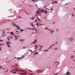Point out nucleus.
I'll list each match as a JSON object with an SVG mask.
<instances>
[{"mask_svg":"<svg viewBox=\"0 0 75 75\" xmlns=\"http://www.w3.org/2000/svg\"><path fill=\"white\" fill-rule=\"evenodd\" d=\"M16 69H15V70H17L16 71H21L22 72H23L24 73H25V74H26V72H24V71H23L22 70H19L16 67Z\"/></svg>","mask_w":75,"mask_h":75,"instance_id":"f257e3e1","label":"nucleus"},{"mask_svg":"<svg viewBox=\"0 0 75 75\" xmlns=\"http://www.w3.org/2000/svg\"><path fill=\"white\" fill-rule=\"evenodd\" d=\"M42 11V12H44V13H45V14H47V13H48V12L47 10L46 11H45V10H44V11L43 10Z\"/></svg>","mask_w":75,"mask_h":75,"instance_id":"f03ea898","label":"nucleus"},{"mask_svg":"<svg viewBox=\"0 0 75 75\" xmlns=\"http://www.w3.org/2000/svg\"><path fill=\"white\" fill-rule=\"evenodd\" d=\"M28 0H30L31 1H32V2H33V1H34L35 2H37L38 1H35V0H25V1H28Z\"/></svg>","mask_w":75,"mask_h":75,"instance_id":"7ed1b4c3","label":"nucleus"},{"mask_svg":"<svg viewBox=\"0 0 75 75\" xmlns=\"http://www.w3.org/2000/svg\"><path fill=\"white\" fill-rule=\"evenodd\" d=\"M43 10H42L41 8H39L38 9V11L39 12H42V11H43Z\"/></svg>","mask_w":75,"mask_h":75,"instance_id":"20e7f679","label":"nucleus"},{"mask_svg":"<svg viewBox=\"0 0 75 75\" xmlns=\"http://www.w3.org/2000/svg\"><path fill=\"white\" fill-rule=\"evenodd\" d=\"M19 58L20 57H14V58H17V59L19 60V59H22V58H23V57H22V58Z\"/></svg>","mask_w":75,"mask_h":75,"instance_id":"39448f33","label":"nucleus"},{"mask_svg":"<svg viewBox=\"0 0 75 75\" xmlns=\"http://www.w3.org/2000/svg\"><path fill=\"white\" fill-rule=\"evenodd\" d=\"M68 39H69V41H70V40L71 41H72V40H73V38H72L71 39V38H68Z\"/></svg>","mask_w":75,"mask_h":75,"instance_id":"423d86ee","label":"nucleus"},{"mask_svg":"<svg viewBox=\"0 0 75 75\" xmlns=\"http://www.w3.org/2000/svg\"><path fill=\"white\" fill-rule=\"evenodd\" d=\"M17 29L18 30H20L21 32V33H22V32H23V31H24V30H23V29H20L19 28H17Z\"/></svg>","mask_w":75,"mask_h":75,"instance_id":"0eeeda50","label":"nucleus"},{"mask_svg":"<svg viewBox=\"0 0 75 75\" xmlns=\"http://www.w3.org/2000/svg\"><path fill=\"white\" fill-rule=\"evenodd\" d=\"M10 33L12 35H15V34H14L13 33V32H10Z\"/></svg>","mask_w":75,"mask_h":75,"instance_id":"6e6552de","label":"nucleus"},{"mask_svg":"<svg viewBox=\"0 0 75 75\" xmlns=\"http://www.w3.org/2000/svg\"><path fill=\"white\" fill-rule=\"evenodd\" d=\"M12 24L13 25H14V26H16V24L15 23H13V22L12 23Z\"/></svg>","mask_w":75,"mask_h":75,"instance_id":"1a4fd4ad","label":"nucleus"},{"mask_svg":"<svg viewBox=\"0 0 75 75\" xmlns=\"http://www.w3.org/2000/svg\"><path fill=\"white\" fill-rule=\"evenodd\" d=\"M6 42V43L7 44H8V45L9 44H11V42Z\"/></svg>","mask_w":75,"mask_h":75,"instance_id":"9d476101","label":"nucleus"},{"mask_svg":"<svg viewBox=\"0 0 75 75\" xmlns=\"http://www.w3.org/2000/svg\"><path fill=\"white\" fill-rule=\"evenodd\" d=\"M35 49H36V48H37L38 47V46L37 45H35Z\"/></svg>","mask_w":75,"mask_h":75,"instance_id":"9b49d317","label":"nucleus"},{"mask_svg":"<svg viewBox=\"0 0 75 75\" xmlns=\"http://www.w3.org/2000/svg\"><path fill=\"white\" fill-rule=\"evenodd\" d=\"M71 74V73L69 72V71H67V74L68 75H69V74Z\"/></svg>","mask_w":75,"mask_h":75,"instance_id":"f8f14e48","label":"nucleus"},{"mask_svg":"<svg viewBox=\"0 0 75 75\" xmlns=\"http://www.w3.org/2000/svg\"><path fill=\"white\" fill-rule=\"evenodd\" d=\"M43 71H42V70H41L39 71H38V72H41V73H42V72H43Z\"/></svg>","mask_w":75,"mask_h":75,"instance_id":"ddd939ff","label":"nucleus"},{"mask_svg":"<svg viewBox=\"0 0 75 75\" xmlns=\"http://www.w3.org/2000/svg\"><path fill=\"white\" fill-rule=\"evenodd\" d=\"M14 35L15 36V38H16V39H18V38H17V36H16V35Z\"/></svg>","mask_w":75,"mask_h":75,"instance_id":"4468645a","label":"nucleus"},{"mask_svg":"<svg viewBox=\"0 0 75 75\" xmlns=\"http://www.w3.org/2000/svg\"><path fill=\"white\" fill-rule=\"evenodd\" d=\"M38 54V52H36L34 54V55H35Z\"/></svg>","mask_w":75,"mask_h":75,"instance_id":"2eb2a0df","label":"nucleus"},{"mask_svg":"<svg viewBox=\"0 0 75 75\" xmlns=\"http://www.w3.org/2000/svg\"><path fill=\"white\" fill-rule=\"evenodd\" d=\"M7 46H8V47H10V48H11V47H10V46H9L8 44L7 45Z\"/></svg>","mask_w":75,"mask_h":75,"instance_id":"dca6fc26","label":"nucleus"},{"mask_svg":"<svg viewBox=\"0 0 75 75\" xmlns=\"http://www.w3.org/2000/svg\"><path fill=\"white\" fill-rule=\"evenodd\" d=\"M30 19H31L32 20H34V17H33L32 18H30Z\"/></svg>","mask_w":75,"mask_h":75,"instance_id":"f3484780","label":"nucleus"},{"mask_svg":"<svg viewBox=\"0 0 75 75\" xmlns=\"http://www.w3.org/2000/svg\"><path fill=\"white\" fill-rule=\"evenodd\" d=\"M37 23H35V24H36L37 26H39V24H38V22H37Z\"/></svg>","mask_w":75,"mask_h":75,"instance_id":"a211bd4d","label":"nucleus"},{"mask_svg":"<svg viewBox=\"0 0 75 75\" xmlns=\"http://www.w3.org/2000/svg\"><path fill=\"white\" fill-rule=\"evenodd\" d=\"M31 26H32L33 27H34V25H33V24H31Z\"/></svg>","mask_w":75,"mask_h":75,"instance_id":"6ab92c4d","label":"nucleus"},{"mask_svg":"<svg viewBox=\"0 0 75 75\" xmlns=\"http://www.w3.org/2000/svg\"><path fill=\"white\" fill-rule=\"evenodd\" d=\"M74 57V55H72L71 56V58H73Z\"/></svg>","mask_w":75,"mask_h":75,"instance_id":"aec40b11","label":"nucleus"},{"mask_svg":"<svg viewBox=\"0 0 75 75\" xmlns=\"http://www.w3.org/2000/svg\"><path fill=\"white\" fill-rule=\"evenodd\" d=\"M38 12H39V11H38V10H37L36 13V12L35 13H38Z\"/></svg>","mask_w":75,"mask_h":75,"instance_id":"412c9836","label":"nucleus"},{"mask_svg":"<svg viewBox=\"0 0 75 75\" xmlns=\"http://www.w3.org/2000/svg\"><path fill=\"white\" fill-rule=\"evenodd\" d=\"M43 51H44V52H45L46 51H48V50H43Z\"/></svg>","mask_w":75,"mask_h":75,"instance_id":"4be33fe9","label":"nucleus"},{"mask_svg":"<svg viewBox=\"0 0 75 75\" xmlns=\"http://www.w3.org/2000/svg\"><path fill=\"white\" fill-rule=\"evenodd\" d=\"M4 33H5V31H3V33H2V35H3V34H4Z\"/></svg>","mask_w":75,"mask_h":75,"instance_id":"5701e85b","label":"nucleus"},{"mask_svg":"<svg viewBox=\"0 0 75 75\" xmlns=\"http://www.w3.org/2000/svg\"><path fill=\"white\" fill-rule=\"evenodd\" d=\"M34 42H35V43L36 42H37V39L35 40Z\"/></svg>","mask_w":75,"mask_h":75,"instance_id":"b1692460","label":"nucleus"},{"mask_svg":"<svg viewBox=\"0 0 75 75\" xmlns=\"http://www.w3.org/2000/svg\"><path fill=\"white\" fill-rule=\"evenodd\" d=\"M9 37H10L11 38H13V37L11 36H9Z\"/></svg>","mask_w":75,"mask_h":75,"instance_id":"393cba45","label":"nucleus"},{"mask_svg":"<svg viewBox=\"0 0 75 75\" xmlns=\"http://www.w3.org/2000/svg\"><path fill=\"white\" fill-rule=\"evenodd\" d=\"M23 49H25L26 48V47H23Z\"/></svg>","mask_w":75,"mask_h":75,"instance_id":"a878e982","label":"nucleus"},{"mask_svg":"<svg viewBox=\"0 0 75 75\" xmlns=\"http://www.w3.org/2000/svg\"><path fill=\"white\" fill-rule=\"evenodd\" d=\"M54 2L56 4H57V1H54Z\"/></svg>","mask_w":75,"mask_h":75,"instance_id":"bb28decb","label":"nucleus"},{"mask_svg":"<svg viewBox=\"0 0 75 75\" xmlns=\"http://www.w3.org/2000/svg\"><path fill=\"white\" fill-rule=\"evenodd\" d=\"M16 73V72H12V74H15Z\"/></svg>","mask_w":75,"mask_h":75,"instance_id":"cd10ccee","label":"nucleus"},{"mask_svg":"<svg viewBox=\"0 0 75 75\" xmlns=\"http://www.w3.org/2000/svg\"><path fill=\"white\" fill-rule=\"evenodd\" d=\"M53 32H54V30H52V32H51V33H53Z\"/></svg>","mask_w":75,"mask_h":75,"instance_id":"c85d7f7f","label":"nucleus"},{"mask_svg":"<svg viewBox=\"0 0 75 75\" xmlns=\"http://www.w3.org/2000/svg\"><path fill=\"white\" fill-rule=\"evenodd\" d=\"M37 20H35V23H38L37 22Z\"/></svg>","mask_w":75,"mask_h":75,"instance_id":"c756f323","label":"nucleus"},{"mask_svg":"<svg viewBox=\"0 0 75 75\" xmlns=\"http://www.w3.org/2000/svg\"><path fill=\"white\" fill-rule=\"evenodd\" d=\"M30 30H35V29L32 28H30Z\"/></svg>","mask_w":75,"mask_h":75,"instance_id":"7c9ffc66","label":"nucleus"},{"mask_svg":"<svg viewBox=\"0 0 75 75\" xmlns=\"http://www.w3.org/2000/svg\"><path fill=\"white\" fill-rule=\"evenodd\" d=\"M59 73V72H58V73H55V75H57V74H58Z\"/></svg>","mask_w":75,"mask_h":75,"instance_id":"2f4dec72","label":"nucleus"},{"mask_svg":"<svg viewBox=\"0 0 75 75\" xmlns=\"http://www.w3.org/2000/svg\"><path fill=\"white\" fill-rule=\"evenodd\" d=\"M2 67V66H1V67H0V68H1L2 69H3V67Z\"/></svg>","mask_w":75,"mask_h":75,"instance_id":"473e14b6","label":"nucleus"},{"mask_svg":"<svg viewBox=\"0 0 75 75\" xmlns=\"http://www.w3.org/2000/svg\"><path fill=\"white\" fill-rule=\"evenodd\" d=\"M4 36H6V35H3L2 36V37H4Z\"/></svg>","mask_w":75,"mask_h":75,"instance_id":"72a5a7b5","label":"nucleus"},{"mask_svg":"<svg viewBox=\"0 0 75 75\" xmlns=\"http://www.w3.org/2000/svg\"><path fill=\"white\" fill-rule=\"evenodd\" d=\"M20 41H22V42H23V40H20Z\"/></svg>","mask_w":75,"mask_h":75,"instance_id":"f704fd0d","label":"nucleus"},{"mask_svg":"<svg viewBox=\"0 0 75 75\" xmlns=\"http://www.w3.org/2000/svg\"><path fill=\"white\" fill-rule=\"evenodd\" d=\"M35 42H33L32 43V44H35Z\"/></svg>","mask_w":75,"mask_h":75,"instance_id":"c9c22d12","label":"nucleus"},{"mask_svg":"<svg viewBox=\"0 0 75 75\" xmlns=\"http://www.w3.org/2000/svg\"><path fill=\"white\" fill-rule=\"evenodd\" d=\"M72 16L74 17V13H73L72 15Z\"/></svg>","mask_w":75,"mask_h":75,"instance_id":"e433bc0d","label":"nucleus"},{"mask_svg":"<svg viewBox=\"0 0 75 75\" xmlns=\"http://www.w3.org/2000/svg\"><path fill=\"white\" fill-rule=\"evenodd\" d=\"M18 74H19V75H22V74H21V73H19Z\"/></svg>","mask_w":75,"mask_h":75,"instance_id":"4c0bfd02","label":"nucleus"},{"mask_svg":"<svg viewBox=\"0 0 75 75\" xmlns=\"http://www.w3.org/2000/svg\"><path fill=\"white\" fill-rule=\"evenodd\" d=\"M45 29H46V30H47L48 28H47V27H46L45 28Z\"/></svg>","mask_w":75,"mask_h":75,"instance_id":"58836bf2","label":"nucleus"},{"mask_svg":"<svg viewBox=\"0 0 75 75\" xmlns=\"http://www.w3.org/2000/svg\"><path fill=\"white\" fill-rule=\"evenodd\" d=\"M38 14H39L40 15V14H41V13H39V12H38Z\"/></svg>","mask_w":75,"mask_h":75,"instance_id":"ea45409f","label":"nucleus"},{"mask_svg":"<svg viewBox=\"0 0 75 75\" xmlns=\"http://www.w3.org/2000/svg\"><path fill=\"white\" fill-rule=\"evenodd\" d=\"M17 28H19H19H21L20 27H19L18 26V27Z\"/></svg>","mask_w":75,"mask_h":75,"instance_id":"a19ab883","label":"nucleus"},{"mask_svg":"<svg viewBox=\"0 0 75 75\" xmlns=\"http://www.w3.org/2000/svg\"><path fill=\"white\" fill-rule=\"evenodd\" d=\"M15 27H17V28H18V26H16V25H15Z\"/></svg>","mask_w":75,"mask_h":75,"instance_id":"79ce46f5","label":"nucleus"},{"mask_svg":"<svg viewBox=\"0 0 75 75\" xmlns=\"http://www.w3.org/2000/svg\"><path fill=\"white\" fill-rule=\"evenodd\" d=\"M51 10L52 11V10H53V9H52V8H51Z\"/></svg>","mask_w":75,"mask_h":75,"instance_id":"37998d69","label":"nucleus"},{"mask_svg":"<svg viewBox=\"0 0 75 75\" xmlns=\"http://www.w3.org/2000/svg\"><path fill=\"white\" fill-rule=\"evenodd\" d=\"M43 46H40V48H42V47H43Z\"/></svg>","mask_w":75,"mask_h":75,"instance_id":"c03bdc74","label":"nucleus"},{"mask_svg":"<svg viewBox=\"0 0 75 75\" xmlns=\"http://www.w3.org/2000/svg\"><path fill=\"white\" fill-rule=\"evenodd\" d=\"M38 20L39 21H40V19L39 18H38Z\"/></svg>","mask_w":75,"mask_h":75,"instance_id":"a18cd8bd","label":"nucleus"},{"mask_svg":"<svg viewBox=\"0 0 75 75\" xmlns=\"http://www.w3.org/2000/svg\"><path fill=\"white\" fill-rule=\"evenodd\" d=\"M54 50H57V47L56 48L54 49Z\"/></svg>","mask_w":75,"mask_h":75,"instance_id":"49530a36","label":"nucleus"},{"mask_svg":"<svg viewBox=\"0 0 75 75\" xmlns=\"http://www.w3.org/2000/svg\"><path fill=\"white\" fill-rule=\"evenodd\" d=\"M39 50L40 51H41V49H39Z\"/></svg>","mask_w":75,"mask_h":75,"instance_id":"de8ad7c7","label":"nucleus"},{"mask_svg":"<svg viewBox=\"0 0 75 75\" xmlns=\"http://www.w3.org/2000/svg\"><path fill=\"white\" fill-rule=\"evenodd\" d=\"M8 70H7V71H5V72H8Z\"/></svg>","mask_w":75,"mask_h":75,"instance_id":"09e8293b","label":"nucleus"},{"mask_svg":"<svg viewBox=\"0 0 75 75\" xmlns=\"http://www.w3.org/2000/svg\"><path fill=\"white\" fill-rule=\"evenodd\" d=\"M2 41H3V40H0V41L1 42H2Z\"/></svg>","mask_w":75,"mask_h":75,"instance_id":"8fccbe9b","label":"nucleus"},{"mask_svg":"<svg viewBox=\"0 0 75 75\" xmlns=\"http://www.w3.org/2000/svg\"><path fill=\"white\" fill-rule=\"evenodd\" d=\"M29 71H30V72H32V71L31 70H29Z\"/></svg>","mask_w":75,"mask_h":75,"instance_id":"3c124183","label":"nucleus"},{"mask_svg":"<svg viewBox=\"0 0 75 75\" xmlns=\"http://www.w3.org/2000/svg\"><path fill=\"white\" fill-rule=\"evenodd\" d=\"M15 65H16V66H18V65H17V64H15Z\"/></svg>","mask_w":75,"mask_h":75,"instance_id":"603ef678","label":"nucleus"},{"mask_svg":"<svg viewBox=\"0 0 75 75\" xmlns=\"http://www.w3.org/2000/svg\"><path fill=\"white\" fill-rule=\"evenodd\" d=\"M57 62H54V63H55V64H56V63H57Z\"/></svg>","mask_w":75,"mask_h":75,"instance_id":"864d4df0","label":"nucleus"},{"mask_svg":"<svg viewBox=\"0 0 75 75\" xmlns=\"http://www.w3.org/2000/svg\"><path fill=\"white\" fill-rule=\"evenodd\" d=\"M8 41H9V38H8Z\"/></svg>","mask_w":75,"mask_h":75,"instance_id":"5fc2aeb1","label":"nucleus"},{"mask_svg":"<svg viewBox=\"0 0 75 75\" xmlns=\"http://www.w3.org/2000/svg\"><path fill=\"white\" fill-rule=\"evenodd\" d=\"M29 52H31V51H32V50H30L29 51Z\"/></svg>","mask_w":75,"mask_h":75,"instance_id":"6e6d98bb","label":"nucleus"},{"mask_svg":"<svg viewBox=\"0 0 75 75\" xmlns=\"http://www.w3.org/2000/svg\"><path fill=\"white\" fill-rule=\"evenodd\" d=\"M28 29H30V30H31V28H28Z\"/></svg>","mask_w":75,"mask_h":75,"instance_id":"4d7b16f0","label":"nucleus"},{"mask_svg":"<svg viewBox=\"0 0 75 75\" xmlns=\"http://www.w3.org/2000/svg\"><path fill=\"white\" fill-rule=\"evenodd\" d=\"M51 48V47H50L48 49V50H49V49H50Z\"/></svg>","mask_w":75,"mask_h":75,"instance_id":"13d9d810","label":"nucleus"},{"mask_svg":"<svg viewBox=\"0 0 75 75\" xmlns=\"http://www.w3.org/2000/svg\"><path fill=\"white\" fill-rule=\"evenodd\" d=\"M68 4V3H67L65 5H67Z\"/></svg>","mask_w":75,"mask_h":75,"instance_id":"bf43d9fd","label":"nucleus"},{"mask_svg":"<svg viewBox=\"0 0 75 75\" xmlns=\"http://www.w3.org/2000/svg\"><path fill=\"white\" fill-rule=\"evenodd\" d=\"M36 32L37 33H38V32H37V30H36Z\"/></svg>","mask_w":75,"mask_h":75,"instance_id":"052dcab7","label":"nucleus"},{"mask_svg":"<svg viewBox=\"0 0 75 75\" xmlns=\"http://www.w3.org/2000/svg\"><path fill=\"white\" fill-rule=\"evenodd\" d=\"M10 62L8 61V63H11V62Z\"/></svg>","mask_w":75,"mask_h":75,"instance_id":"680f3d73","label":"nucleus"},{"mask_svg":"<svg viewBox=\"0 0 75 75\" xmlns=\"http://www.w3.org/2000/svg\"><path fill=\"white\" fill-rule=\"evenodd\" d=\"M39 25H42V24H41V23H40Z\"/></svg>","mask_w":75,"mask_h":75,"instance_id":"e2e57ef3","label":"nucleus"},{"mask_svg":"<svg viewBox=\"0 0 75 75\" xmlns=\"http://www.w3.org/2000/svg\"><path fill=\"white\" fill-rule=\"evenodd\" d=\"M58 30H59V29H57V31H58Z\"/></svg>","mask_w":75,"mask_h":75,"instance_id":"0e129e2a","label":"nucleus"},{"mask_svg":"<svg viewBox=\"0 0 75 75\" xmlns=\"http://www.w3.org/2000/svg\"><path fill=\"white\" fill-rule=\"evenodd\" d=\"M19 18H21V16H19Z\"/></svg>","mask_w":75,"mask_h":75,"instance_id":"69168bd1","label":"nucleus"},{"mask_svg":"<svg viewBox=\"0 0 75 75\" xmlns=\"http://www.w3.org/2000/svg\"><path fill=\"white\" fill-rule=\"evenodd\" d=\"M45 8H47V7H46V6H45Z\"/></svg>","mask_w":75,"mask_h":75,"instance_id":"338daca9","label":"nucleus"},{"mask_svg":"<svg viewBox=\"0 0 75 75\" xmlns=\"http://www.w3.org/2000/svg\"><path fill=\"white\" fill-rule=\"evenodd\" d=\"M1 45H2V44H0V46H1Z\"/></svg>","mask_w":75,"mask_h":75,"instance_id":"774afa93","label":"nucleus"}]
</instances>
